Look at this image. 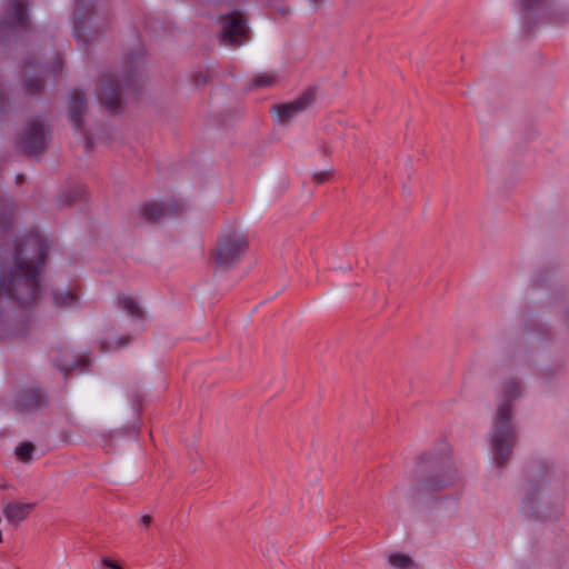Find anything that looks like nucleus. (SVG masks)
Wrapping results in <instances>:
<instances>
[{
	"mask_svg": "<svg viewBox=\"0 0 569 569\" xmlns=\"http://www.w3.org/2000/svg\"><path fill=\"white\" fill-rule=\"evenodd\" d=\"M567 473L552 459L533 460L523 476L520 512L528 519L551 521L563 510Z\"/></svg>",
	"mask_w": 569,
	"mask_h": 569,
	"instance_id": "obj_1",
	"label": "nucleus"
},
{
	"mask_svg": "<svg viewBox=\"0 0 569 569\" xmlns=\"http://www.w3.org/2000/svg\"><path fill=\"white\" fill-rule=\"evenodd\" d=\"M49 244L37 233L16 241L12 264L0 276V297L30 305L39 296V268L46 261Z\"/></svg>",
	"mask_w": 569,
	"mask_h": 569,
	"instance_id": "obj_2",
	"label": "nucleus"
},
{
	"mask_svg": "<svg viewBox=\"0 0 569 569\" xmlns=\"http://www.w3.org/2000/svg\"><path fill=\"white\" fill-rule=\"evenodd\" d=\"M520 381L509 379L501 385L500 397L491 419L490 447L493 463L502 468L510 458L518 436L515 427V402L521 398Z\"/></svg>",
	"mask_w": 569,
	"mask_h": 569,
	"instance_id": "obj_3",
	"label": "nucleus"
},
{
	"mask_svg": "<svg viewBox=\"0 0 569 569\" xmlns=\"http://www.w3.org/2000/svg\"><path fill=\"white\" fill-rule=\"evenodd\" d=\"M426 460V455L420 457V463L406 490L407 501L419 511L431 509L439 500L436 493L446 490L459 478L458 471L452 465L425 468L422 462Z\"/></svg>",
	"mask_w": 569,
	"mask_h": 569,
	"instance_id": "obj_4",
	"label": "nucleus"
},
{
	"mask_svg": "<svg viewBox=\"0 0 569 569\" xmlns=\"http://www.w3.org/2000/svg\"><path fill=\"white\" fill-rule=\"evenodd\" d=\"M249 250V237L247 232L234 226L223 228L211 252L212 261L221 270L234 268Z\"/></svg>",
	"mask_w": 569,
	"mask_h": 569,
	"instance_id": "obj_5",
	"label": "nucleus"
},
{
	"mask_svg": "<svg viewBox=\"0 0 569 569\" xmlns=\"http://www.w3.org/2000/svg\"><path fill=\"white\" fill-rule=\"evenodd\" d=\"M49 142V130L40 120H30L18 136L17 146L27 154L42 152Z\"/></svg>",
	"mask_w": 569,
	"mask_h": 569,
	"instance_id": "obj_6",
	"label": "nucleus"
},
{
	"mask_svg": "<svg viewBox=\"0 0 569 569\" xmlns=\"http://www.w3.org/2000/svg\"><path fill=\"white\" fill-rule=\"evenodd\" d=\"M186 206L177 199H168L162 202L149 201L138 208V216L148 223H158L161 220L181 214Z\"/></svg>",
	"mask_w": 569,
	"mask_h": 569,
	"instance_id": "obj_7",
	"label": "nucleus"
},
{
	"mask_svg": "<svg viewBox=\"0 0 569 569\" xmlns=\"http://www.w3.org/2000/svg\"><path fill=\"white\" fill-rule=\"evenodd\" d=\"M315 101L316 91L313 89H307L292 101L272 106L270 112L278 123L284 126L296 116L311 107Z\"/></svg>",
	"mask_w": 569,
	"mask_h": 569,
	"instance_id": "obj_8",
	"label": "nucleus"
},
{
	"mask_svg": "<svg viewBox=\"0 0 569 569\" xmlns=\"http://www.w3.org/2000/svg\"><path fill=\"white\" fill-rule=\"evenodd\" d=\"M248 40L249 28L241 13L233 12L222 18L221 43L231 47H239Z\"/></svg>",
	"mask_w": 569,
	"mask_h": 569,
	"instance_id": "obj_9",
	"label": "nucleus"
},
{
	"mask_svg": "<svg viewBox=\"0 0 569 569\" xmlns=\"http://www.w3.org/2000/svg\"><path fill=\"white\" fill-rule=\"evenodd\" d=\"M27 0H9L0 23V38L4 28L17 29L28 26Z\"/></svg>",
	"mask_w": 569,
	"mask_h": 569,
	"instance_id": "obj_10",
	"label": "nucleus"
},
{
	"mask_svg": "<svg viewBox=\"0 0 569 569\" xmlns=\"http://www.w3.org/2000/svg\"><path fill=\"white\" fill-rule=\"evenodd\" d=\"M97 97L109 110H117L121 104L120 86L113 77H106L101 80Z\"/></svg>",
	"mask_w": 569,
	"mask_h": 569,
	"instance_id": "obj_11",
	"label": "nucleus"
},
{
	"mask_svg": "<svg viewBox=\"0 0 569 569\" xmlns=\"http://www.w3.org/2000/svg\"><path fill=\"white\" fill-rule=\"evenodd\" d=\"M88 104L86 94L81 90H73L70 94L68 116L71 124L80 130L83 126V116L87 113Z\"/></svg>",
	"mask_w": 569,
	"mask_h": 569,
	"instance_id": "obj_12",
	"label": "nucleus"
},
{
	"mask_svg": "<svg viewBox=\"0 0 569 569\" xmlns=\"http://www.w3.org/2000/svg\"><path fill=\"white\" fill-rule=\"evenodd\" d=\"M47 397L40 389L32 388L21 392L17 399V407L21 412H31L43 408Z\"/></svg>",
	"mask_w": 569,
	"mask_h": 569,
	"instance_id": "obj_13",
	"label": "nucleus"
},
{
	"mask_svg": "<svg viewBox=\"0 0 569 569\" xmlns=\"http://www.w3.org/2000/svg\"><path fill=\"white\" fill-rule=\"evenodd\" d=\"M551 2L552 0H518V7L527 30L536 26L537 13Z\"/></svg>",
	"mask_w": 569,
	"mask_h": 569,
	"instance_id": "obj_14",
	"label": "nucleus"
},
{
	"mask_svg": "<svg viewBox=\"0 0 569 569\" xmlns=\"http://www.w3.org/2000/svg\"><path fill=\"white\" fill-rule=\"evenodd\" d=\"M33 507L34 503L7 502L3 513L9 522L18 525L28 517Z\"/></svg>",
	"mask_w": 569,
	"mask_h": 569,
	"instance_id": "obj_15",
	"label": "nucleus"
},
{
	"mask_svg": "<svg viewBox=\"0 0 569 569\" xmlns=\"http://www.w3.org/2000/svg\"><path fill=\"white\" fill-rule=\"evenodd\" d=\"M117 306L132 318H142L143 316L141 307L130 296H119L117 298Z\"/></svg>",
	"mask_w": 569,
	"mask_h": 569,
	"instance_id": "obj_16",
	"label": "nucleus"
},
{
	"mask_svg": "<svg viewBox=\"0 0 569 569\" xmlns=\"http://www.w3.org/2000/svg\"><path fill=\"white\" fill-rule=\"evenodd\" d=\"M388 562L395 569H418L413 558L401 552H391L388 556Z\"/></svg>",
	"mask_w": 569,
	"mask_h": 569,
	"instance_id": "obj_17",
	"label": "nucleus"
},
{
	"mask_svg": "<svg viewBox=\"0 0 569 569\" xmlns=\"http://www.w3.org/2000/svg\"><path fill=\"white\" fill-rule=\"evenodd\" d=\"M112 330L111 327L109 332H106L104 338L100 341V349L102 351H110L113 349L126 347L129 343V338L127 336H120L118 338L112 337Z\"/></svg>",
	"mask_w": 569,
	"mask_h": 569,
	"instance_id": "obj_18",
	"label": "nucleus"
},
{
	"mask_svg": "<svg viewBox=\"0 0 569 569\" xmlns=\"http://www.w3.org/2000/svg\"><path fill=\"white\" fill-rule=\"evenodd\" d=\"M547 20L553 24L569 22V7L565 4L551 7L547 12Z\"/></svg>",
	"mask_w": 569,
	"mask_h": 569,
	"instance_id": "obj_19",
	"label": "nucleus"
},
{
	"mask_svg": "<svg viewBox=\"0 0 569 569\" xmlns=\"http://www.w3.org/2000/svg\"><path fill=\"white\" fill-rule=\"evenodd\" d=\"M53 299L59 307H69L76 302V296L67 289H57L53 291Z\"/></svg>",
	"mask_w": 569,
	"mask_h": 569,
	"instance_id": "obj_20",
	"label": "nucleus"
},
{
	"mask_svg": "<svg viewBox=\"0 0 569 569\" xmlns=\"http://www.w3.org/2000/svg\"><path fill=\"white\" fill-rule=\"evenodd\" d=\"M79 30L83 33V41H87V37L97 34L91 18H88L86 14H79Z\"/></svg>",
	"mask_w": 569,
	"mask_h": 569,
	"instance_id": "obj_21",
	"label": "nucleus"
},
{
	"mask_svg": "<svg viewBox=\"0 0 569 569\" xmlns=\"http://www.w3.org/2000/svg\"><path fill=\"white\" fill-rule=\"evenodd\" d=\"M36 447L31 442H23L19 445L16 449V455L18 459L22 462L31 461V456L34 451Z\"/></svg>",
	"mask_w": 569,
	"mask_h": 569,
	"instance_id": "obj_22",
	"label": "nucleus"
},
{
	"mask_svg": "<svg viewBox=\"0 0 569 569\" xmlns=\"http://www.w3.org/2000/svg\"><path fill=\"white\" fill-rule=\"evenodd\" d=\"M44 83L40 78H29L23 83L24 92L29 96H33L40 92L43 88Z\"/></svg>",
	"mask_w": 569,
	"mask_h": 569,
	"instance_id": "obj_23",
	"label": "nucleus"
},
{
	"mask_svg": "<svg viewBox=\"0 0 569 569\" xmlns=\"http://www.w3.org/2000/svg\"><path fill=\"white\" fill-rule=\"evenodd\" d=\"M276 82V77L268 73L257 76L252 83L254 87H270Z\"/></svg>",
	"mask_w": 569,
	"mask_h": 569,
	"instance_id": "obj_24",
	"label": "nucleus"
},
{
	"mask_svg": "<svg viewBox=\"0 0 569 569\" xmlns=\"http://www.w3.org/2000/svg\"><path fill=\"white\" fill-rule=\"evenodd\" d=\"M331 176V171H319L313 173L312 180L316 183H322L330 180Z\"/></svg>",
	"mask_w": 569,
	"mask_h": 569,
	"instance_id": "obj_25",
	"label": "nucleus"
},
{
	"mask_svg": "<svg viewBox=\"0 0 569 569\" xmlns=\"http://www.w3.org/2000/svg\"><path fill=\"white\" fill-rule=\"evenodd\" d=\"M11 218H12V210L7 209L3 212L2 217L0 218V228L6 229L10 224Z\"/></svg>",
	"mask_w": 569,
	"mask_h": 569,
	"instance_id": "obj_26",
	"label": "nucleus"
},
{
	"mask_svg": "<svg viewBox=\"0 0 569 569\" xmlns=\"http://www.w3.org/2000/svg\"><path fill=\"white\" fill-rule=\"evenodd\" d=\"M102 565L106 567V568H110V569H116L119 565H117L114 561L106 558L102 560Z\"/></svg>",
	"mask_w": 569,
	"mask_h": 569,
	"instance_id": "obj_27",
	"label": "nucleus"
},
{
	"mask_svg": "<svg viewBox=\"0 0 569 569\" xmlns=\"http://www.w3.org/2000/svg\"><path fill=\"white\" fill-rule=\"evenodd\" d=\"M140 521H141V523H142L143 526H146V527H147V526H149V525L151 523L152 518H151L149 515H144V516H142V517H141V520H140Z\"/></svg>",
	"mask_w": 569,
	"mask_h": 569,
	"instance_id": "obj_28",
	"label": "nucleus"
},
{
	"mask_svg": "<svg viewBox=\"0 0 569 569\" xmlns=\"http://www.w3.org/2000/svg\"><path fill=\"white\" fill-rule=\"evenodd\" d=\"M58 70H61V61L59 59L57 60V63L54 67V71L57 72Z\"/></svg>",
	"mask_w": 569,
	"mask_h": 569,
	"instance_id": "obj_29",
	"label": "nucleus"
},
{
	"mask_svg": "<svg viewBox=\"0 0 569 569\" xmlns=\"http://www.w3.org/2000/svg\"><path fill=\"white\" fill-rule=\"evenodd\" d=\"M315 3H319L321 0H311Z\"/></svg>",
	"mask_w": 569,
	"mask_h": 569,
	"instance_id": "obj_30",
	"label": "nucleus"
},
{
	"mask_svg": "<svg viewBox=\"0 0 569 569\" xmlns=\"http://www.w3.org/2000/svg\"><path fill=\"white\" fill-rule=\"evenodd\" d=\"M116 569H123L122 567L118 566Z\"/></svg>",
	"mask_w": 569,
	"mask_h": 569,
	"instance_id": "obj_31",
	"label": "nucleus"
}]
</instances>
